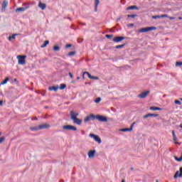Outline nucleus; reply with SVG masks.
Returning a JSON list of instances; mask_svg holds the SVG:
<instances>
[{"label":"nucleus","instance_id":"f257e3e1","mask_svg":"<svg viewBox=\"0 0 182 182\" xmlns=\"http://www.w3.org/2000/svg\"><path fill=\"white\" fill-rule=\"evenodd\" d=\"M157 28L154 26L151 27H146V28H142L138 31L140 33H144L146 32H150V31H156Z\"/></svg>","mask_w":182,"mask_h":182},{"label":"nucleus","instance_id":"f03ea898","mask_svg":"<svg viewBox=\"0 0 182 182\" xmlns=\"http://www.w3.org/2000/svg\"><path fill=\"white\" fill-rule=\"evenodd\" d=\"M17 59L18 60V65H26V62L25 59H26V55H18Z\"/></svg>","mask_w":182,"mask_h":182},{"label":"nucleus","instance_id":"7ed1b4c3","mask_svg":"<svg viewBox=\"0 0 182 182\" xmlns=\"http://www.w3.org/2000/svg\"><path fill=\"white\" fill-rule=\"evenodd\" d=\"M95 119L102 123H106L108 120L107 117L103 115H95Z\"/></svg>","mask_w":182,"mask_h":182},{"label":"nucleus","instance_id":"20e7f679","mask_svg":"<svg viewBox=\"0 0 182 182\" xmlns=\"http://www.w3.org/2000/svg\"><path fill=\"white\" fill-rule=\"evenodd\" d=\"M89 136L90 137L93 139L95 141H97L98 144H100V143H102V139H100V136H99L98 135H96L95 134H90Z\"/></svg>","mask_w":182,"mask_h":182},{"label":"nucleus","instance_id":"39448f33","mask_svg":"<svg viewBox=\"0 0 182 182\" xmlns=\"http://www.w3.org/2000/svg\"><path fill=\"white\" fill-rule=\"evenodd\" d=\"M63 130H73V132H76L77 130V128L75 126L72 125H64L63 126Z\"/></svg>","mask_w":182,"mask_h":182},{"label":"nucleus","instance_id":"423d86ee","mask_svg":"<svg viewBox=\"0 0 182 182\" xmlns=\"http://www.w3.org/2000/svg\"><path fill=\"white\" fill-rule=\"evenodd\" d=\"M95 115L93 114H90L89 116L86 117L84 119L85 123H87V122H90V120H95Z\"/></svg>","mask_w":182,"mask_h":182},{"label":"nucleus","instance_id":"0eeeda50","mask_svg":"<svg viewBox=\"0 0 182 182\" xmlns=\"http://www.w3.org/2000/svg\"><path fill=\"white\" fill-rule=\"evenodd\" d=\"M126 39V37L124 36H117L113 38V42H115L116 43H118V42H122V41H124Z\"/></svg>","mask_w":182,"mask_h":182},{"label":"nucleus","instance_id":"6e6552de","mask_svg":"<svg viewBox=\"0 0 182 182\" xmlns=\"http://www.w3.org/2000/svg\"><path fill=\"white\" fill-rule=\"evenodd\" d=\"M150 93V91H145L141 93L140 95H138V97L140 99H146L147 97V95Z\"/></svg>","mask_w":182,"mask_h":182},{"label":"nucleus","instance_id":"1a4fd4ad","mask_svg":"<svg viewBox=\"0 0 182 182\" xmlns=\"http://www.w3.org/2000/svg\"><path fill=\"white\" fill-rule=\"evenodd\" d=\"M73 121L75 124H78L79 126L82 124V119H78L77 117H73Z\"/></svg>","mask_w":182,"mask_h":182},{"label":"nucleus","instance_id":"9d476101","mask_svg":"<svg viewBox=\"0 0 182 182\" xmlns=\"http://www.w3.org/2000/svg\"><path fill=\"white\" fill-rule=\"evenodd\" d=\"M50 125L49 124H41L38 126V130H43V129H49Z\"/></svg>","mask_w":182,"mask_h":182},{"label":"nucleus","instance_id":"9b49d317","mask_svg":"<svg viewBox=\"0 0 182 182\" xmlns=\"http://www.w3.org/2000/svg\"><path fill=\"white\" fill-rule=\"evenodd\" d=\"M29 6L28 4H27V6L26 7H20L16 9V12H23L25 11H26V9H28Z\"/></svg>","mask_w":182,"mask_h":182},{"label":"nucleus","instance_id":"f8f14e48","mask_svg":"<svg viewBox=\"0 0 182 182\" xmlns=\"http://www.w3.org/2000/svg\"><path fill=\"white\" fill-rule=\"evenodd\" d=\"M178 177H182V167L180 168V171H177L173 176V178H178Z\"/></svg>","mask_w":182,"mask_h":182},{"label":"nucleus","instance_id":"ddd939ff","mask_svg":"<svg viewBox=\"0 0 182 182\" xmlns=\"http://www.w3.org/2000/svg\"><path fill=\"white\" fill-rule=\"evenodd\" d=\"M95 154H96V150H91L88 152L89 159H93L95 157Z\"/></svg>","mask_w":182,"mask_h":182},{"label":"nucleus","instance_id":"4468645a","mask_svg":"<svg viewBox=\"0 0 182 182\" xmlns=\"http://www.w3.org/2000/svg\"><path fill=\"white\" fill-rule=\"evenodd\" d=\"M148 117H159L157 114H146L144 116V119H147Z\"/></svg>","mask_w":182,"mask_h":182},{"label":"nucleus","instance_id":"2eb2a0df","mask_svg":"<svg viewBox=\"0 0 182 182\" xmlns=\"http://www.w3.org/2000/svg\"><path fill=\"white\" fill-rule=\"evenodd\" d=\"M86 73V75H87L89 79H93L94 80H99V77H95L92 75H90V73H87V72H84V74Z\"/></svg>","mask_w":182,"mask_h":182},{"label":"nucleus","instance_id":"dca6fc26","mask_svg":"<svg viewBox=\"0 0 182 182\" xmlns=\"http://www.w3.org/2000/svg\"><path fill=\"white\" fill-rule=\"evenodd\" d=\"M79 116L78 112H75L73 111H70V119L71 120H73V117H77Z\"/></svg>","mask_w":182,"mask_h":182},{"label":"nucleus","instance_id":"f3484780","mask_svg":"<svg viewBox=\"0 0 182 182\" xmlns=\"http://www.w3.org/2000/svg\"><path fill=\"white\" fill-rule=\"evenodd\" d=\"M38 6L41 8V9H42V11L46 9V4H43L41 1L38 4Z\"/></svg>","mask_w":182,"mask_h":182},{"label":"nucleus","instance_id":"a211bd4d","mask_svg":"<svg viewBox=\"0 0 182 182\" xmlns=\"http://www.w3.org/2000/svg\"><path fill=\"white\" fill-rule=\"evenodd\" d=\"M59 87L56 86H51L48 87V90H53L54 92H58Z\"/></svg>","mask_w":182,"mask_h":182},{"label":"nucleus","instance_id":"6ab92c4d","mask_svg":"<svg viewBox=\"0 0 182 182\" xmlns=\"http://www.w3.org/2000/svg\"><path fill=\"white\" fill-rule=\"evenodd\" d=\"M132 9H136V11H139V7H137V6H131L127 8V11H130Z\"/></svg>","mask_w":182,"mask_h":182},{"label":"nucleus","instance_id":"aec40b11","mask_svg":"<svg viewBox=\"0 0 182 182\" xmlns=\"http://www.w3.org/2000/svg\"><path fill=\"white\" fill-rule=\"evenodd\" d=\"M100 2V1L99 0H95V12H97V6H99Z\"/></svg>","mask_w":182,"mask_h":182},{"label":"nucleus","instance_id":"412c9836","mask_svg":"<svg viewBox=\"0 0 182 182\" xmlns=\"http://www.w3.org/2000/svg\"><path fill=\"white\" fill-rule=\"evenodd\" d=\"M6 6H8V1H4L1 4L2 9H5V8H6Z\"/></svg>","mask_w":182,"mask_h":182},{"label":"nucleus","instance_id":"4be33fe9","mask_svg":"<svg viewBox=\"0 0 182 182\" xmlns=\"http://www.w3.org/2000/svg\"><path fill=\"white\" fill-rule=\"evenodd\" d=\"M29 129L31 132H38V130H39V127H31Z\"/></svg>","mask_w":182,"mask_h":182},{"label":"nucleus","instance_id":"5701e85b","mask_svg":"<svg viewBox=\"0 0 182 182\" xmlns=\"http://www.w3.org/2000/svg\"><path fill=\"white\" fill-rule=\"evenodd\" d=\"M49 45V41H46L43 45L41 46V48H46Z\"/></svg>","mask_w":182,"mask_h":182},{"label":"nucleus","instance_id":"b1692460","mask_svg":"<svg viewBox=\"0 0 182 182\" xmlns=\"http://www.w3.org/2000/svg\"><path fill=\"white\" fill-rule=\"evenodd\" d=\"M150 110H161V108L159 107H151L150 108Z\"/></svg>","mask_w":182,"mask_h":182},{"label":"nucleus","instance_id":"393cba45","mask_svg":"<svg viewBox=\"0 0 182 182\" xmlns=\"http://www.w3.org/2000/svg\"><path fill=\"white\" fill-rule=\"evenodd\" d=\"M172 136L174 141H177V136H176V132L172 131Z\"/></svg>","mask_w":182,"mask_h":182},{"label":"nucleus","instance_id":"a878e982","mask_svg":"<svg viewBox=\"0 0 182 182\" xmlns=\"http://www.w3.org/2000/svg\"><path fill=\"white\" fill-rule=\"evenodd\" d=\"M120 132H132V128L121 129Z\"/></svg>","mask_w":182,"mask_h":182},{"label":"nucleus","instance_id":"bb28decb","mask_svg":"<svg viewBox=\"0 0 182 182\" xmlns=\"http://www.w3.org/2000/svg\"><path fill=\"white\" fill-rule=\"evenodd\" d=\"M124 46H126L125 43L117 46L115 48H116V49H122V48H124Z\"/></svg>","mask_w":182,"mask_h":182},{"label":"nucleus","instance_id":"cd10ccee","mask_svg":"<svg viewBox=\"0 0 182 182\" xmlns=\"http://www.w3.org/2000/svg\"><path fill=\"white\" fill-rule=\"evenodd\" d=\"M53 50L55 52H58V50H60V47H59L58 46H55L53 47Z\"/></svg>","mask_w":182,"mask_h":182},{"label":"nucleus","instance_id":"c85d7f7f","mask_svg":"<svg viewBox=\"0 0 182 182\" xmlns=\"http://www.w3.org/2000/svg\"><path fill=\"white\" fill-rule=\"evenodd\" d=\"M136 16H137V14H128L127 15V18H136Z\"/></svg>","mask_w":182,"mask_h":182},{"label":"nucleus","instance_id":"c756f323","mask_svg":"<svg viewBox=\"0 0 182 182\" xmlns=\"http://www.w3.org/2000/svg\"><path fill=\"white\" fill-rule=\"evenodd\" d=\"M65 87H66V84H60V90H63V89H65Z\"/></svg>","mask_w":182,"mask_h":182},{"label":"nucleus","instance_id":"7c9ffc66","mask_svg":"<svg viewBox=\"0 0 182 182\" xmlns=\"http://www.w3.org/2000/svg\"><path fill=\"white\" fill-rule=\"evenodd\" d=\"M9 80V78H6L2 82L1 85H6V83L8 82V81Z\"/></svg>","mask_w":182,"mask_h":182},{"label":"nucleus","instance_id":"2f4dec72","mask_svg":"<svg viewBox=\"0 0 182 182\" xmlns=\"http://www.w3.org/2000/svg\"><path fill=\"white\" fill-rule=\"evenodd\" d=\"M4 141H5V136L0 137V144H1V143H4Z\"/></svg>","mask_w":182,"mask_h":182},{"label":"nucleus","instance_id":"473e14b6","mask_svg":"<svg viewBox=\"0 0 182 182\" xmlns=\"http://www.w3.org/2000/svg\"><path fill=\"white\" fill-rule=\"evenodd\" d=\"M75 51H71L70 53H68V56H73L74 55H75Z\"/></svg>","mask_w":182,"mask_h":182},{"label":"nucleus","instance_id":"72a5a7b5","mask_svg":"<svg viewBox=\"0 0 182 182\" xmlns=\"http://www.w3.org/2000/svg\"><path fill=\"white\" fill-rule=\"evenodd\" d=\"M175 104H176V105H178L179 106H181V102H180V101L178 100H175Z\"/></svg>","mask_w":182,"mask_h":182},{"label":"nucleus","instance_id":"f704fd0d","mask_svg":"<svg viewBox=\"0 0 182 182\" xmlns=\"http://www.w3.org/2000/svg\"><path fill=\"white\" fill-rule=\"evenodd\" d=\"M105 36H106V38H107V39H110V38H113V34H110V35L107 34Z\"/></svg>","mask_w":182,"mask_h":182},{"label":"nucleus","instance_id":"c9c22d12","mask_svg":"<svg viewBox=\"0 0 182 182\" xmlns=\"http://www.w3.org/2000/svg\"><path fill=\"white\" fill-rule=\"evenodd\" d=\"M160 18H168V16L167 14H162L160 16Z\"/></svg>","mask_w":182,"mask_h":182},{"label":"nucleus","instance_id":"e433bc0d","mask_svg":"<svg viewBox=\"0 0 182 182\" xmlns=\"http://www.w3.org/2000/svg\"><path fill=\"white\" fill-rule=\"evenodd\" d=\"M100 100H102V98L98 97L97 100H95V103H100Z\"/></svg>","mask_w":182,"mask_h":182},{"label":"nucleus","instance_id":"4c0bfd02","mask_svg":"<svg viewBox=\"0 0 182 182\" xmlns=\"http://www.w3.org/2000/svg\"><path fill=\"white\" fill-rule=\"evenodd\" d=\"M160 18V16H153L152 19H159Z\"/></svg>","mask_w":182,"mask_h":182},{"label":"nucleus","instance_id":"58836bf2","mask_svg":"<svg viewBox=\"0 0 182 182\" xmlns=\"http://www.w3.org/2000/svg\"><path fill=\"white\" fill-rule=\"evenodd\" d=\"M182 65V61L181 62H176V66H181Z\"/></svg>","mask_w":182,"mask_h":182},{"label":"nucleus","instance_id":"ea45409f","mask_svg":"<svg viewBox=\"0 0 182 182\" xmlns=\"http://www.w3.org/2000/svg\"><path fill=\"white\" fill-rule=\"evenodd\" d=\"M77 42L78 43H82V42H83V38H78Z\"/></svg>","mask_w":182,"mask_h":182},{"label":"nucleus","instance_id":"a19ab883","mask_svg":"<svg viewBox=\"0 0 182 182\" xmlns=\"http://www.w3.org/2000/svg\"><path fill=\"white\" fill-rule=\"evenodd\" d=\"M68 48H72V44H67L65 48L68 49Z\"/></svg>","mask_w":182,"mask_h":182},{"label":"nucleus","instance_id":"79ce46f5","mask_svg":"<svg viewBox=\"0 0 182 182\" xmlns=\"http://www.w3.org/2000/svg\"><path fill=\"white\" fill-rule=\"evenodd\" d=\"M134 124H136V122H133L131 125L130 129H132V130H133V127H134Z\"/></svg>","mask_w":182,"mask_h":182},{"label":"nucleus","instance_id":"37998d69","mask_svg":"<svg viewBox=\"0 0 182 182\" xmlns=\"http://www.w3.org/2000/svg\"><path fill=\"white\" fill-rule=\"evenodd\" d=\"M16 35L18 34H13L11 37V39H15V38L16 37Z\"/></svg>","mask_w":182,"mask_h":182},{"label":"nucleus","instance_id":"c03bdc74","mask_svg":"<svg viewBox=\"0 0 182 182\" xmlns=\"http://www.w3.org/2000/svg\"><path fill=\"white\" fill-rule=\"evenodd\" d=\"M68 75L71 79H73V75L71 73H69Z\"/></svg>","mask_w":182,"mask_h":182},{"label":"nucleus","instance_id":"a18cd8bd","mask_svg":"<svg viewBox=\"0 0 182 182\" xmlns=\"http://www.w3.org/2000/svg\"><path fill=\"white\" fill-rule=\"evenodd\" d=\"M168 18L170 21H173V19H176V17H168Z\"/></svg>","mask_w":182,"mask_h":182},{"label":"nucleus","instance_id":"49530a36","mask_svg":"<svg viewBox=\"0 0 182 182\" xmlns=\"http://www.w3.org/2000/svg\"><path fill=\"white\" fill-rule=\"evenodd\" d=\"M128 26H134V23H130L128 25Z\"/></svg>","mask_w":182,"mask_h":182},{"label":"nucleus","instance_id":"de8ad7c7","mask_svg":"<svg viewBox=\"0 0 182 182\" xmlns=\"http://www.w3.org/2000/svg\"><path fill=\"white\" fill-rule=\"evenodd\" d=\"M86 75V73H82V79H85V75Z\"/></svg>","mask_w":182,"mask_h":182},{"label":"nucleus","instance_id":"09e8293b","mask_svg":"<svg viewBox=\"0 0 182 182\" xmlns=\"http://www.w3.org/2000/svg\"><path fill=\"white\" fill-rule=\"evenodd\" d=\"M32 120H38V117H35L34 118L32 119Z\"/></svg>","mask_w":182,"mask_h":182},{"label":"nucleus","instance_id":"8fccbe9b","mask_svg":"<svg viewBox=\"0 0 182 182\" xmlns=\"http://www.w3.org/2000/svg\"><path fill=\"white\" fill-rule=\"evenodd\" d=\"M11 39H12V37L9 36V41H11Z\"/></svg>","mask_w":182,"mask_h":182},{"label":"nucleus","instance_id":"3c124183","mask_svg":"<svg viewBox=\"0 0 182 182\" xmlns=\"http://www.w3.org/2000/svg\"><path fill=\"white\" fill-rule=\"evenodd\" d=\"M2 103H3V102H2V100H1L0 101V106H2Z\"/></svg>","mask_w":182,"mask_h":182},{"label":"nucleus","instance_id":"603ef678","mask_svg":"<svg viewBox=\"0 0 182 182\" xmlns=\"http://www.w3.org/2000/svg\"><path fill=\"white\" fill-rule=\"evenodd\" d=\"M179 21H181L182 17H178Z\"/></svg>","mask_w":182,"mask_h":182},{"label":"nucleus","instance_id":"864d4df0","mask_svg":"<svg viewBox=\"0 0 182 182\" xmlns=\"http://www.w3.org/2000/svg\"><path fill=\"white\" fill-rule=\"evenodd\" d=\"M119 21H120V18L117 19V21L119 22Z\"/></svg>","mask_w":182,"mask_h":182},{"label":"nucleus","instance_id":"5fc2aeb1","mask_svg":"<svg viewBox=\"0 0 182 182\" xmlns=\"http://www.w3.org/2000/svg\"><path fill=\"white\" fill-rule=\"evenodd\" d=\"M16 81H17L16 78H14V82H16Z\"/></svg>","mask_w":182,"mask_h":182},{"label":"nucleus","instance_id":"6e6d98bb","mask_svg":"<svg viewBox=\"0 0 182 182\" xmlns=\"http://www.w3.org/2000/svg\"><path fill=\"white\" fill-rule=\"evenodd\" d=\"M80 79V77H77V80H79Z\"/></svg>","mask_w":182,"mask_h":182},{"label":"nucleus","instance_id":"4d7b16f0","mask_svg":"<svg viewBox=\"0 0 182 182\" xmlns=\"http://www.w3.org/2000/svg\"><path fill=\"white\" fill-rule=\"evenodd\" d=\"M179 127H181V129H182V124H180Z\"/></svg>","mask_w":182,"mask_h":182},{"label":"nucleus","instance_id":"13d9d810","mask_svg":"<svg viewBox=\"0 0 182 182\" xmlns=\"http://www.w3.org/2000/svg\"><path fill=\"white\" fill-rule=\"evenodd\" d=\"M122 182H126V181H124V179L122 181Z\"/></svg>","mask_w":182,"mask_h":182},{"label":"nucleus","instance_id":"bf43d9fd","mask_svg":"<svg viewBox=\"0 0 182 182\" xmlns=\"http://www.w3.org/2000/svg\"><path fill=\"white\" fill-rule=\"evenodd\" d=\"M175 144H178V142H175Z\"/></svg>","mask_w":182,"mask_h":182},{"label":"nucleus","instance_id":"052dcab7","mask_svg":"<svg viewBox=\"0 0 182 182\" xmlns=\"http://www.w3.org/2000/svg\"><path fill=\"white\" fill-rule=\"evenodd\" d=\"M1 134H2V132H0V136H1Z\"/></svg>","mask_w":182,"mask_h":182},{"label":"nucleus","instance_id":"680f3d73","mask_svg":"<svg viewBox=\"0 0 182 182\" xmlns=\"http://www.w3.org/2000/svg\"><path fill=\"white\" fill-rule=\"evenodd\" d=\"M156 182H159V180H156Z\"/></svg>","mask_w":182,"mask_h":182},{"label":"nucleus","instance_id":"e2e57ef3","mask_svg":"<svg viewBox=\"0 0 182 182\" xmlns=\"http://www.w3.org/2000/svg\"><path fill=\"white\" fill-rule=\"evenodd\" d=\"M180 100H181V101H182V98H181V99H180Z\"/></svg>","mask_w":182,"mask_h":182}]
</instances>
